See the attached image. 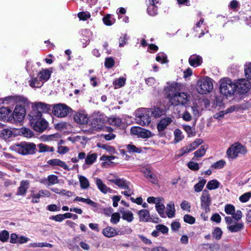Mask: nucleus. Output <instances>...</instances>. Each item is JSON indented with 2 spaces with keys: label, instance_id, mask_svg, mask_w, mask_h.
Instances as JSON below:
<instances>
[{
  "label": "nucleus",
  "instance_id": "nucleus-1",
  "mask_svg": "<svg viewBox=\"0 0 251 251\" xmlns=\"http://www.w3.org/2000/svg\"><path fill=\"white\" fill-rule=\"evenodd\" d=\"M42 114L39 111H33L29 115V121L31 126L37 132H42L48 126V122L42 118Z\"/></svg>",
  "mask_w": 251,
  "mask_h": 251
},
{
  "label": "nucleus",
  "instance_id": "nucleus-2",
  "mask_svg": "<svg viewBox=\"0 0 251 251\" xmlns=\"http://www.w3.org/2000/svg\"><path fill=\"white\" fill-rule=\"evenodd\" d=\"M36 145L33 143L22 142L16 143L10 147V149L19 154L27 155L34 152Z\"/></svg>",
  "mask_w": 251,
  "mask_h": 251
},
{
  "label": "nucleus",
  "instance_id": "nucleus-3",
  "mask_svg": "<svg viewBox=\"0 0 251 251\" xmlns=\"http://www.w3.org/2000/svg\"><path fill=\"white\" fill-rule=\"evenodd\" d=\"M220 91L224 96L231 97L236 91L235 83L228 78L221 79L220 81Z\"/></svg>",
  "mask_w": 251,
  "mask_h": 251
},
{
  "label": "nucleus",
  "instance_id": "nucleus-4",
  "mask_svg": "<svg viewBox=\"0 0 251 251\" xmlns=\"http://www.w3.org/2000/svg\"><path fill=\"white\" fill-rule=\"evenodd\" d=\"M213 89V80L209 77L205 76L198 81L197 90L201 94L209 93Z\"/></svg>",
  "mask_w": 251,
  "mask_h": 251
},
{
  "label": "nucleus",
  "instance_id": "nucleus-5",
  "mask_svg": "<svg viewBox=\"0 0 251 251\" xmlns=\"http://www.w3.org/2000/svg\"><path fill=\"white\" fill-rule=\"evenodd\" d=\"M246 148L239 143H235L229 147L227 151L226 154L230 159L236 158L239 154L245 155L247 153Z\"/></svg>",
  "mask_w": 251,
  "mask_h": 251
},
{
  "label": "nucleus",
  "instance_id": "nucleus-6",
  "mask_svg": "<svg viewBox=\"0 0 251 251\" xmlns=\"http://www.w3.org/2000/svg\"><path fill=\"white\" fill-rule=\"evenodd\" d=\"M149 109L142 108L136 112V120L139 125L144 126L149 125L151 122Z\"/></svg>",
  "mask_w": 251,
  "mask_h": 251
},
{
  "label": "nucleus",
  "instance_id": "nucleus-7",
  "mask_svg": "<svg viewBox=\"0 0 251 251\" xmlns=\"http://www.w3.org/2000/svg\"><path fill=\"white\" fill-rule=\"evenodd\" d=\"M180 85L177 82L168 83V86L164 88V93L166 98L170 101L171 98H173L180 91Z\"/></svg>",
  "mask_w": 251,
  "mask_h": 251
},
{
  "label": "nucleus",
  "instance_id": "nucleus-8",
  "mask_svg": "<svg viewBox=\"0 0 251 251\" xmlns=\"http://www.w3.org/2000/svg\"><path fill=\"white\" fill-rule=\"evenodd\" d=\"M71 108L65 104L59 103L52 106V112L57 117L63 118L67 116Z\"/></svg>",
  "mask_w": 251,
  "mask_h": 251
},
{
  "label": "nucleus",
  "instance_id": "nucleus-9",
  "mask_svg": "<svg viewBox=\"0 0 251 251\" xmlns=\"http://www.w3.org/2000/svg\"><path fill=\"white\" fill-rule=\"evenodd\" d=\"M189 97L187 93L179 92L175 97L171 98L170 102L171 105L175 106L184 105L188 103Z\"/></svg>",
  "mask_w": 251,
  "mask_h": 251
},
{
  "label": "nucleus",
  "instance_id": "nucleus-10",
  "mask_svg": "<svg viewBox=\"0 0 251 251\" xmlns=\"http://www.w3.org/2000/svg\"><path fill=\"white\" fill-rule=\"evenodd\" d=\"M212 199L209 192L206 190L202 191L201 197V205L206 213L210 211V205L211 204Z\"/></svg>",
  "mask_w": 251,
  "mask_h": 251
},
{
  "label": "nucleus",
  "instance_id": "nucleus-11",
  "mask_svg": "<svg viewBox=\"0 0 251 251\" xmlns=\"http://www.w3.org/2000/svg\"><path fill=\"white\" fill-rule=\"evenodd\" d=\"M236 90L237 89L239 93L246 94L250 90L251 85L250 82L245 78L239 79L235 83Z\"/></svg>",
  "mask_w": 251,
  "mask_h": 251
},
{
  "label": "nucleus",
  "instance_id": "nucleus-12",
  "mask_svg": "<svg viewBox=\"0 0 251 251\" xmlns=\"http://www.w3.org/2000/svg\"><path fill=\"white\" fill-rule=\"evenodd\" d=\"M130 131L133 135L142 138H149L152 136V133L150 130L139 126L132 127Z\"/></svg>",
  "mask_w": 251,
  "mask_h": 251
},
{
  "label": "nucleus",
  "instance_id": "nucleus-13",
  "mask_svg": "<svg viewBox=\"0 0 251 251\" xmlns=\"http://www.w3.org/2000/svg\"><path fill=\"white\" fill-rule=\"evenodd\" d=\"M25 115V107L21 105H17L12 113V118L20 122L23 120Z\"/></svg>",
  "mask_w": 251,
  "mask_h": 251
},
{
  "label": "nucleus",
  "instance_id": "nucleus-14",
  "mask_svg": "<svg viewBox=\"0 0 251 251\" xmlns=\"http://www.w3.org/2000/svg\"><path fill=\"white\" fill-rule=\"evenodd\" d=\"M106 122V117H104L103 116H98L92 122L93 129L95 130H101Z\"/></svg>",
  "mask_w": 251,
  "mask_h": 251
},
{
  "label": "nucleus",
  "instance_id": "nucleus-15",
  "mask_svg": "<svg viewBox=\"0 0 251 251\" xmlns=\"http://www.w3.org/2000/svg\"><path fill=\"white\" fill-rule=\"evenodd\" d=\"M12 110L9 107H2L0 108V119L2 120L10 121L12 120Z\"/></svg>",
  "mask_w": 251,
  "mask_h": 251
},
{
  "label": "nucleus",
  "instance_id": "nucleus-16",
  "mask_svg": "<svg viewBox=\"0 0 251 251\" xmlns=\"http://www.w3.org/2000/svg\"><path fill=\"white\" fill-rule=\"evenodd\" d=\"M52 73L51 68L43 69L38 73V77L41 82L44 83L50 78Z\"/></svg>",
  "mask_w": 251,
  "mask_h": 251
},
{
  "label": "nucleus",
  "instance_id": "nucleus-17",
  "mask_svg": "<svg viewBox=\"0 0 251 251\" xmlns=\"http://www.w3.org/2000/svg\"><path fill=\"white\" fill-rule=\"evenodd\" d=\"M35 107L36 109L33 111H39L42 114V113H47L50 111L52 109V105L39 102L35 104Z\"/></svg>",
  "mask_w": 251,
  "mask_h": 251
},
{
  "label": "nucleus",
  "instance_id": "nucleus-18",
  "mask_svg": "<svg viewBox=\"0 0 251 251\" xmlns=\"http://www.w3.org/2000/svg\"><path fill=\"white\" fill-rule=\"evenodd\" d=\"M150 4L148 6L147 11L148 14L152 16L157 14V6L156 5L159 2L158 0H150Z\"/></svg>",
  "mask_w": 251,
  "mask_h": 251
},
{
  "label": "nucleus",
  "instance_id": "nucleus-19",
  "mask_svg": "<svg viewBox=\"0 0 251 251\" xmlns=\"http://www.w3.org/2000/svg\"><path fill=\"white\" fill-rule=\"evenodd\" d=\"M140 222H149L151 221L150 212L147 209H142L138 212Z\"/></svg>",
  "mask_w": 251,
  "mask_h": 251
},
{
  "label": "nucleus",
  "instance_id": "nucleus-20",
  "mask_svg": "<svg viewBox=\"0 0 251 251\" xmlns=\"http://www.w3.org/2000/svg\"><path fill=\"white\" fill-rule=\"evenodd\" d=\"M48 163L51 166H58L66 171H69L70 169L64 161H61L59 159H53L48 161Z\"/></svg>",
  "mask_w": 251,
  "mask_h": 251
},
{
  "label": "nucleus",
  "instance_id": "nucleus-21",
  "mask_svg": "<svg viewBox=\"0 0 251 251\" xmlns=\"http://www.w3.org/2000/svg\"><path fill=\"white\" fill-rule=\"evenodd\" d=\"M109 181L114 183L122 189H124L128 185H131V183L129 181H127L124 178H116L115 179H109Z\"/></svg>",
  "mask_w": 251,
  "mask_h": 251
},
{
  "label": "nucleus",
  "instance_id": "nucleus-22",
  "mask_svg": "<svg viewBox=\"0 0 251 251\" xmlns=\"http://www.w3.org/2000/svg\"><path fill=\"white\" fill-rule=\"evenodd\" d=\"M202 62V57L200 55L193 54L191 55L189 58V63L190 65L194 67L201 65Z\"/></svg>",
  "mask_w": 251,
  "mask_h": 251
},
{
  "label": "nucleus",
  "instance_id": "nucleus-23",
  "mask_svg": "<svg viewBox=\"0 0 251 251\" xmlns=\"http://www.w3.org/2000/svg\"><path fill=\"white\" fill-rule=\"evenodd\" d=\"M29 187V183L28 180H23L20 183V186L18 189L17 195L24 196L26 193Z\"/></svg>",
  "mask_w": 251,
  "mask_h": 251
},
{
  "label": "nucleus",
  "instance_id": "nucleus-24",
  "mask_svg": "<svg viewBox=\"0 0 251 251\" xmlns=\"http://www.w3.org/2000/svg\"><path fill=\"white\" fill-rule=\"evenodd\" d=\"M95 183L97 186L98 188L102 193L106 194L108 192H110L111 189L108 187L102 181V180L99 178H95Z\"/></svg>",
  "mask_w": 251,
  "mask_h": 251
},
{
  "label": "nucleus",
  "instance_id": "nucleus-25",
  "mask_svg": "<svg viewBox=\"0 0 251 251\" xmlns=\"http://www.w3.org/2000/svg\"><path fill=\"white\" fill-rule=\"evenodd\" d=\"M172 122V119L170 117L162 119L157 124V128L158 130L159 131H163Z\"/></svg>",
  "mask_w": 251,
  "mask_h": 251
},
{
  "label": "nucleus",
  "instance_id": "nucleus-26",
  "mask_svg": "<svg viewBox=\"0 0 251 251\" xmlns=\"http://www.w3.org/2000/svg\"><path fill=\"white\" fill-rule=\"evenodd\" d=\"M74 120L78 124L85 125L88 123L89 119L86 114L77 113L74 116Z\"/></svg>",
  "mask_w": 251,
  "mask_h": 251
},
{
  "label": "nucleus",
  "instance_id": "nucleus-27",
  "mask_svg": "<svg viewBox=\"0 0 251 251\" xmlns=\"http://www.w3.org/2000/svg\"><path fill=\"white\" fill-rule=\"evenodd\" d=\"M120 212L122 214L123 220L130 223L133 221L134 217L133 214L131 211L128 210H124L123 208L120 209Z\"/></svg>",
  "mask_w": 251,
  "mask_h": 251
},
{
  "label": "nucleus",
  "instance_id": "nucleus-28",
  "mask_svg": "<svg viewBox=\"0 0 251 251\" xmlns=\"http://www.w3.org/2000/svg\"><path fill=\"white\" fill-rule=\"evenodd\" d=\"M227 228L231 232H237L244 229V225L242 222H236L234 224L228 226Z\"/></svg>",
  "mask_w": 251,
  "mask_h": 251
},
{
  "label": "nucleus",
  "instance_id": "nucleus-29",
  "mask_svg": "<svg viewBox=\"0 0 251 251\" xmlns=\"http://www.w3.org/2000/svg\"><path fill=\"white\" fill-rule=\"evenodd\" d=\"M103 235L108 238L113 237L116 236V230L114 227L108 226L102 230Z\"/></svg>",
  "mask_w": 251,
  "mask_h": 251
},
{
  "label": "nucleus",
  "instance_id": "nucleus-30",
  "mask_svg": "<svg viewBox=\"0 0 251 251\" xmlns=\"http://www.w3.org/2000/svg\"><path fill=\"white\" fill-rule=\"evenodd\" d=\"M149 112L151 116L155 118H158L163 115L165 112L163 109L159 107H154L149 109Z\"/></svg>",
  "mask_w": 251,
  "mask_h": 251
},
{
  "label": "nucleus",
  "instance_id": "nucleus-31",
  "mask_svg": "<svg viewBox=\"0 0 251 251\" xmlns=\"http://www.w3.org/2000/svg\"><path fill=\"white\" fill-rule=\"evenodd\" d=\"M78 178L80 183V188L82 189H88L90 187L89 180L85 176L81 175H78Z\"/></svg>",
  "mask_w": 251,
  "mask_h": 251
},
{
  "label": "nucleus",
  "instance_id": "nucleus-32",
  "mask_svg": "<svg viewBox=\"0 0 251 251\" xmlns=\"http://www.w3.org/2000/svg\"><path fill=\"white\" fill-rule=\"evenodd\" d=\"M175 211L176 210L174 202L173 201L170 202L167 205L166 215H167L170 218H173L175 217Z\"/></svg>",
  "mask_w": 251,
  "mask_h": 251
},
{
  "label": "nucleus",
  "instance_id": "nucleus-33",
  "mask_svg": "<svg viewBox=\"0 0 251 251\" xmlns=\"http://www.w3.org/2000/svg\"><path fill=\"white\" fill-rule=\"evenodd\" d=\"M106 121L109 124L112 126L120 127L122 125V120L119 117H112L109 118L106 117Z\"/></svg>",
  "mask_w": 251,
  "mask_h": 251
},
{
  "label": "nucleus",
  "instance_id": "nucleus-34",
  "mask_svg": "<svg viewBox=\"0 0 251 251\" xmlns=\"http://www.w3.org/2000/svg\"><path fill=\"white\" fill-rule=\"evenodd\" d=\"M39 148V151L40 152H53L54 148L52 147H50L46 145L43 143H41L38 145Z\"/></svg>",
  "mask_w": 251,
  "mask_h": 251
},
{
  "label": "nucleus",
  "instance_id": "nucleus-35",
  "mask_svg": "<svg viewBox=\"0 0 251 251\" xmlns=\"http://www.w3.org/2000/svg\"><path fill=\"white\" fill-rule=\"evenodd\" d=\"M206 152V149L204 146H201L199 150L194 152V156L192 158L193 160H197V158L203 156Z\"/></svg>",
  "mask_w": 251,
  "mask_h": 251
},
{
  "label": "nucleus",
  "instance_id": "nucleus-36",
  "mask_svg": "<svg viewBox=\"0 0 251 251\" xmlns=\"http://www.w3.org/2000/svg\"><path fill=\"white\" fill-rule=\"evenodd\" d=\"M200 180L194 186L195 191L197 192H200L202 191L205 185L206 180L205 179L200 178Z\"/></svg>",
  "mask_w": 251,
  "mask_h": 251
},
{
  "label": "nucleus",
  "instance_id": "nucleus-37",
  "mask_svg": "<svg viewBox=\"0 0 251 251\" xmlns=\"http://www.w3.org/2000/svg\"><path fill=\"white\" fill-rule=\"evenodd\" d=\"M43 82H41L40 79H38L37 77L33 78L31 80H30L29 81V84L30 86H31L32 88L41 87L43 85Z\"/></svg>",
  "mask_w": 251,
  "mask_h": 251
},
{
  "label": "nucleus",
  "instance_id": "nucleus-38",
  "mask_svg": "<svg viewBox=\"0 0 251 251\" xmlns=\"http://www.w3.org/2000/svg\"><path fill=\"white\" fill-rule=\"evenodd\" d=\"M97 155L96 153L88 154L85 158V162L87 165H91L96 160Z\"/></svg>",
  "mask_w": 251,
  "mask_h": 251
},
{
  "label": "nucleus",
  "instance_id": "nucleus-39",
  "mask_svg": "<svg viewBox=\"0 0 251 251\" xmlns=\"http://www.w3.org/2000/svg\"><path fill=\"white\" fill-rule=\"evenodd\" d=\"M220 185V183L216 179H213L208 182L206 187L209 190H214L218 188Z\"/></svg>",
  "mask_w": 251,
  "mask_h": 251
},
{
  "label": "nucleus",
  "instance_id": "nucleus-40",
  "mask_svg": "<svg viewBox=\"0 0 251 251\" xmlns=\"http://www.w3.org/2000/svg\"><path fill=\"white\" fill-rule=\"evenodd\" d=\"M0 135L7 139L12 136V131L8 128L0 129Z\"/></svg>",
  "mask_w": 251,
  "mask_h": 251
},
{
  "label": "nucleus",
  "instance_id": "nucleus-41",
  "mask_svg": "<svg viewBox=\"0 0 251 251\" xmlns=\"http://www.w3.org/2000/svg\"><path fill=\"white\" fill-rule=\"evenodd\" d=\"M174 135H175V141L176 143L179 142L181 141L184 136L182 134V132L179 129H176L174 131Z\"/></svg>",
  "mask_w": 251,
  "mask_h": 251
},
{
  "label": "nucleus",
  "instance_id": "nucleus-42",
  "mask_svg": "<svg viewBox=\"0 0 251 251\" xmlns=\"http://www.w3.org/2000/svg\"><path fill=\"white\" fill-rule=\"evenodd\" d=\"M222 234L223 231L222 229L218 227L215 228L212 232V235L213 237L217 240H220L221 238Z\"/></svg>",
  "mask_w": 251,
  "mask_h": 251
},
{
  "label": "nucleus",
  "instance_id": "nucleus-43",
  "mask_svg": "<svg viewBox=\"0 0 251 251\" xmlns=\"http://www.w3.org/2000/svg\"><path fill=\"white\" fill-rule=\"evenodd\" d=\"M47 181L48 185L56 184L58 182V177L53 175H50L48 176Z\"/></svg>",
  "mask_w": 251,
  "mask_h": 251
},
{
  "label": "nucleus",
  "instance_id": "nucleus-44",
  "mask_svg": "<svg viewBox=\"0 0 251 251\" xmlns=\"http://www.w3.org/2000/svg\"><path fill=\"white\" fill-rule=\"evenodd\" d=\"M155 229L158 230L159 232L163 234H168L169 228L166 226L162 224H159L155 226Z\"/></svg>",
  "mask_w": 251,
  "mask_h": 251
},
{
  "label": "nucleus",
  "instance_id": "nucleus-45",
  "mask_svg": "<svg viewBox=\"0 0 251 251\" xmlns=\"http://www.w3.org/2000/svg\"><path fill=\"white\" fill-rule=\"evenodd\" d=\"M191 151H192L189 145L184 147L178 151V153L177 154V156L178 157H180L184 155L185 154L188 153Z\"/></svg>",
  "mask_w": 251,
  "mask_h": 251
},
{
  "label": "nucleus",
  "instance_id": "nucleus-46",
  "mask_svg": "<svg viewBox=\"0 0 251 251\" xmlns=\"http://www.w3.org/2000/svg\"><path fill=\"white\" fill-rule=\"evenodd\" d=\"M103 22L105 25L110 26L114 24L115 20L111 18L110 15L107 14L103 18Z\"/></svg>",
  "mask_w": 251,
  "mask_h": 251
},
{
  "label": "nucleus",
  "instance_id": "nucleus-47",
  "mask_svg": "<svg viewBox=\"0 0 251 251\" xmlns=\"http://www.w3.org/2000/svg\"><path fill=\"white\" fill-rule=\"evenodd\" d=\"M155 208L159 215L162 218L166 217V214L164 212L165 206L164 204L155 205Z\"/></svg>",
  "mask_w": 251,
  "mask_h": 251
},
{
  "label": "nucleus",
  "instance_id": "nucleus-48",
  "mask_svg": "<svg viewBox=\"0 0 251 251\" xmlns=\"http://www.w3.org/2000/svg\"><path fill=\"white\" fill-rule=\"evenodd\" d=\"M226 163L225 160H220L212 164L211 167L215 169H220L225 166Z\"/></svg>",
  "mask_w": 251,
  "mask_h": 251
},
{
  "label": "nucleus",
  "instance_id": "nucleus-49",
  "mask_svg": "<svg viewBox=\"0 0 251 251\" xmlns=\"http://www.w3.org/2000/svg\"><path fill=\"white\" fill-rule=\"evenodd\" d=\"M225 211L228 215H232L235 212V207L232 204H226L225 206Z\"/></svg>",
  "mask_w": 251,
  "mask_h": 251
},
{
  "label": "nucleus",
  "instance_id": "nucleus-50",
  "mask_svg": "<svg viewBox=\"0 0 251 251\" xmlns=\"http://www.w3.org/2000/svg\"><path fill=\"white\" fill-rule=\"evenodd\" d=\"M77 16L80 20L85 21L90 18L91 14L89 12H80L78 13Z\"/></svg>",
  "mask_w": 251,
  "mask_h": 251
},
{
  "label": "nucleus",
  "instance_id": "nucleus-51",
  "mask_svg": "<svg viewBox=\"0 0 251 251\" xmlns=\"http://www.w3.org/2000/svg\"><path fill=\"white\" fill-rule=\"evenodd\" d=\"M9 232L5 230H2L0 232V241L2 242H5L7 241L9 238Z\"/></svg>",
  "mask_w": 251,
  "mask_h": 251
},
{
  "label": "nucleus",
  "instance_id": "nucleus-52",
  "mask_svg": "<svg viewBox=\"0 0 251 251\" xmlns=\"http://www.w3.org/2000/svg\"><path fill=\"white\" fill-rule=\"evenodd\" d=\"M127 151L129 153L131 152H138L139 153L141 151L140 149L137 148L135 146L132 144H128L126 146Z\"/></svg>",
  "mask_w": 251,
  "mask_h": 251
},
{
  "label": "nucleus",
  "instance_id": "nucleus-53",
  "mask_svg": "<svg viewBox=\"0 0 251 251\" xmlns=\"http://www.w3.org/2000/svg\"><path fill=\"white\" fill-rule=\"evenodd\" d=\"M21 133L25 137L27 138H30L33 135V132L29 129L26 128H22L21 130Z\"/></svg>",
  "mask_w": 251,
  "mask_h": 251
},
{
  "label": "nucleus",
  "instance_id": "nucleus-54",
  "mask_svg": "<svg viewBox=\"0 0 251 251\" xmlns=\"http://www.w3.org/2000/svg\"><path fill=\"white\" fill-rule=\"evenodd\" d=\"M156 60L161 63H165L168 62L166 55L164 53H158L156 57Z\"/></svg>",
  "mask_w": 251,
  "mask_h": 251
},
{
  "label": "nucleus",
  "instance_id": "nucleus-55",
  "mask_svg": "<svg viewBox=\"0 0 251 251\" xmlns=\"http://www.w3.org/2000/svg\"><path fill=\"white\" fill-rule=\"evenodd\" d=\"M115 64V61L112 57H107L105 59L104 65L107 68H112Z\"/></svg>",
  "mask_w": 251,
  "mask_h": 251
},
{
  "label": "nucleus",
  "instance_id": "nucleus-56",
  "mask_svg": "<svg viewBox=\"0 0 251 251\" xmlns=\"http://www.w3.org/2000/svg\"><path fill=\"white\" fill-rule=\"evenodd\" d=\"M120 219V214L118 212H115L112 214L110 222L113 224H117L119 222Z\"/></svg>",
  "mask_w": 251,
  "mask_h": 251
},
{
  "label": "nucleus",
  "instance_id": "nucleus-57",
  "mask_svg": "<svg viewBox=\"0 0 251 251\" xmlns=\"http://www.w3.org/2000/svg\"><path fill=\"white\" fill-rule=\"evenodd\" d=\"M183 220L185 223L191 225H192L195 223V218L190 215H185L183 217Z\"/></svg>",
  "mask_w": 251,
  "mask_h": 251
},
{
  "label": "nucleus",
  "instance_id": "nucleus-58",
  "mask_svg": "<svg viewBox=\"0 0 251 251\" xmlns=\"http://www.w3.org/2000/svg\"><path fill=\"white\" fill-rule=\"evenodd\" d=\"M203 142V140L201 139H197L192 143L189 145L190 147L192 149V151L196 149L199 145L201 144Z\"/></svg>",
  "mask_w": 251,
  "mask_h": 251
},
{
  "label": "nucleus",
  "instance_id": "nucleus-59",
  "mask_svg": "<svg viewBox=\"0 0 251 251\" xmlns=\"http://www.w3.org/2000/svg\"><path fill=\"white\" fill-rule=\"evenodd\" d=\"M251 197V192L245 193L239 197V200L241 202H246L249 201Z\"/></svg>",
  "mask_w": 251,
  "mask_h": 251
},
{
  "label": "nucleus",
  "instance_id": "nucleus-60",
  "mask_svg": "<svg viewBox=\"0 0 251 251\" xmlns=\"http://www.w3.org/2000/svg\"><path fill=\"white\" fill-rule=\"evenodd\" d=\"M188 167L191 170L196 171L199 170L200 167L198 163L190 161L187 164Z\"/></svg>",
  "mask_w": 251,
  "mask_h": 251
},
{
  "label": "nucleus",
  "instance_id": "nucleus-61",
  "mask_svg": "<svg viewBox=\"0 0 251 251\" xmlns=\"http://www.w3.org/2000/svg\"><path fill=\"white\" fill-rule=\"evenodd\" d=\"M30 197L32 198V203H38L40 201V198L41 197L38 192L35 193L34 191H31Z\"/></svg>",
  "mask_w": 251,
  "mask_h": 251
},
{
  "label": "nucleus",
  "instance_id": "nucleus-62",
  "mask_svg": "<svg viewBox=\"0 0 251 251\" xmlns=\"http://www.w3.org/2000/svg\"><path fill=\"white\" fill-rule=\"evenodd\" d=\"M244 71L246 77L249 79H251V63L245 66Z\"/></svg>",
  "mask_w": 251,
  "mask_h": 251
},
{
  "label": "nucleus",
  "instance_id": "nucleus-63",
  "mask_svg": "<svg viewBox=\"0 0 251 251\" xmlns=\"http://www.w3.org/2000/svg\"><path fill=\"white\" fill-rule=\"evenodd\" d=\"M131 185H128L126 187H125L124 189L125 190L124 192H122V194L124 195L129 197L133 194V191L132 189L130 188Z\"/></svg>",
  "mask_w": 251,
  "mask_h": 251
},
{
  "label": "nucleus",
  "instance_id": "nucleus-64",
  "mask_svg": "<svg viewBox=\"0 0 251 251\" xmlns=\"http://www.w3.org/2000/svg\"><path fill=\"white\" fill-rule=\"evenodd\" d=\"M126 83V78L124 77H120L119 79L116 80L114 84L115 86H118V87H121L123 86Z\"/></svg>",
  "mask_w": 251,
  "mask_h": 251
}]
</instances>
